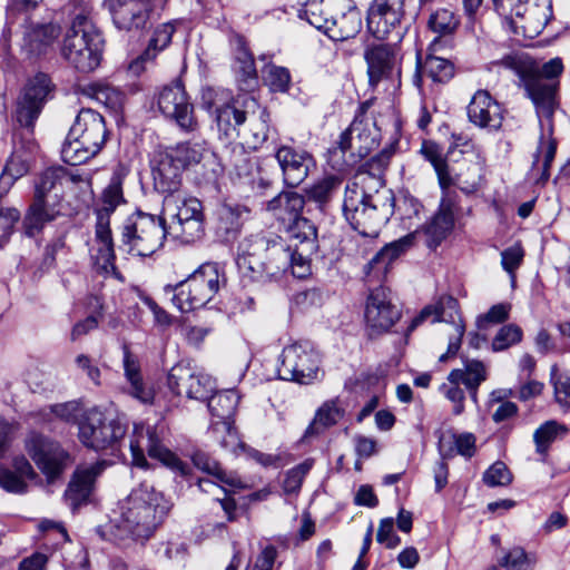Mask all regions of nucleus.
<instances>
[{
  "mask_svg": "<svg viewBox=\"0 0 570 570\" xmlns=\"http://www.w3.org/2000/svg\"><path fill=\"white\" fill-rule=\"evenodd\" d=\"M503 68L514 72L535 107L540 119L541 136L533 155L532 170L540 171L538 181L546 183L550 177L549 168L557 151V140L553 135L552 117L559 107L558 77L563 70L560 58H553L540 65L525 52L517 51L503 56L489 63V70Z\"/></svg>",
  "mask_w": 570,
  "mask_h": 570,
  "instance_id": "1",
  "label": "nucleus"
},
{
  "mask_svg": "<svg viewBox=\"0 0 570 570\" xmlns=\"http://www.w3.org/2000/svg\"><path fill=\"white\" fill-rule=\"evenodd\" d=\"M204 222L203 204L197 198L165 196L161 216L139 212L126 219L119 248L146 257L163 247L166 236L193 244L204 236Z\"/></svg>",
  "mask_w": 570,
  "mask_h": 570,
  "instance_id": "2",
  "label": "nucleus"
},
{
  "mask_svg": "<svg viewBox=\"0 0 570 570\" xmlns=\"http://www.w3.org/2000/svg\"><path fill=\"white\" fill-rule=\"evenodd\" d=\"M366 167L367 164L361 166L345 187L343 215L354 230L373 237L392 215L394 198L390 190L382 189V178Z\"/></svg>",
  "mask_w": 570,
  "mask_h": 570,
  "instance_id": "3",
  "label": "nucleus"
},
{
  "mask_svg": "<svg viewBox=\"0 0 570 570\" xmlns=\"http://www.w3.org/2000/svg\"><path fill=\"white\" fill-rule=\"evenodd\" d=\"M50 89L49 77L45 73H38L28 82L22 96L19 98L16 109V121L21 130L13 131L14 151L1 175L2 184H11L27 174L29 169L28 159L20 154V150L23 149L26 153L32 154L37 148L36 141L32 138L33 125L41 112Z\"/></svg>",
  "mask_w": 570,
  "mask_h": 570,
  "instance_id": "4",
  "label": "nucleus"
},
{
  "mask_svg": "<svg viewBox=\"0 0 570 570\" xmlns=\"http://www.w3.org/2000/svg\"><path fill=\"white\" fill-rule=\"evenodd\" d=\"M68 7L71 26L63 40L62 56L77 70L90 72L100 63L104 39L91 21L89 1L71 0Z\"/></svg>",
  "mask_w": 570,
  "mask_h": 570,
  "instance_id": "5",
  "label": "nucleus"
},
{
  "mask_svg": "<svg viewBox=\"0 0 570 570\" xmlns=\"http://www.w3.org/2000/svg\"><path fill=\"white\" fill-rule=\"evenodd\" d=\"M167 512L168 507L161 493L144 483L119 503L115 523L119 530L134 538L147 539Z\"/></svg>",
  "mask_w": 570,
  "mask_h": 570,
  "instance_id": "6",
  "label": "nucleus"
},
{
  "mask_svg": "<svg viewBox=\"0 0 570 570\" xmlns=\"http://www.w3.org/2000/svg\"><path fill=\"white\" fill-rule=\"evenodd\" d=\"M299 17L334 41L354 37L362 27L361 12L353 0H307Z\"/></svg>",
  "mask_w": 570,
  "mask_h": 570,
  "instance_id": "7",
  "label": "nucleus"
},
{
  "mask_svg": "<svg viewBox=\"0 0 570 570\" xmlns=\"http://www.w3.org/2000/svg\"><path fill=\"white\" fill-rule=\"evenodd\" d=\"M237 265L252 272L254 278L263 274L274 276L292 268V254L278 236L253 235L239 244Z\"/></svg>",
  "mask_w": 570,
  "mask_h": 570,
  "instance_id": "8",
  "label": "nucleus"
},
{
  "mask_svg": "<svg viewBox=\"0 0 570 570\" xmlns=\"http://www.w3.org/2000/svg\"><path fill=\"white\" fill-rule=\"evenodd\" d=\"M124 173L117 170L112 174L109 184L102 190L95 209L97 253L92 255L96 266L106 275L116 274L114 264L115 253L110 229V215L116 208L126 203L122 191Z\"/></svg>",
  "mask_w": 570,
  "mask_h": 570,
  "instance_id": "9",
  "label": "nucleus"
},
{
  "mask_svg": "<svg viewBox=\"0 0 570 570\" xmlns=\"http://www.w3.org/2000/svg\"><path fill=\"white\" fill-rule=\"evenodd\" d=\"M224 282L218 264L205 263L179 284L166 285L164 291L171 295L173 304L181 312L204 307L218 293Z\"/></svg>",
  "mask_w": 570,
  "mask_h": 570,
  "instance_id": "10",
  "label": "nucleus"
},
{
  "mask_svg": "<svg viewBox=\"0 0 570 570\" xmlns=\"http://www.w3.org/2000/svg\"><path fill=\"white\" fill-rule=\"evenodd\" d=\"M163 429L158 426L136 424L129 442L132 464L135 466L146 469L148 462L145 452L151 459L160 461L164 465L181 475L188 474V465L183 462L174 452L167 449L163 443Z\"/></svg>",
  "mask_w": 570,
  "mask_h": 570,
  "instance_id": "11",
  "label": "nucleus"
},
{
  "mask_svg": "<svg viewBox=\"0 0 570 570\" xmlns=\"http://www.w3.org/2000/svg\"><path fill=\"white\" fill-rule=\"evenodd\" d=\"M277 373L282 380L311 384L322 375L321 356L311 342H295L283 348Z\"/></svg>",
  "mask_w": 570,
  "mask_h": 570,
  "instance_id": "12",
  "label": "nucleus"
},
{
  "mask_svg": "<svg viewBox=\"0 0 570 570\" xmlns=\"http://www.w3.org/2000/svg\"><path fill=\"white\" fill-rule=\"evenodd\" d=\"M126 433V426L109 413L89 410L79 423V439L95 451H115Z\"/></svg>",
  "mask_w": 570,
  "mask_h": 570,
  "instance_id": "13",
  "label": "nucleus"
},
{
  "mask_svg": "<svg viewBox=\"0 0 570 570\" xmlns=\"http://www.w3.org/2000/svg\"><path fill=\"white\" fill-rule=\"evenodd\" d=\"M286 246L292 254V273L297 278H305L312 272V257L318 249L317 229L304 217L289 223L286 226Z\"/></svg>",
  "mask_w": 570,
  "mask_h": 570,
  "instance_id": "14",
  "label": "nucleus"
},
{
  "mask_svg": "<svg viewBox=\"0 0 570 570\" xmlns=\"http://www.w3.org/2000/svg\"><path fill=\"white\" fill-rule=\"evenodd\" d=\"M24 449L49 482L60 478L73 461L70 453L59 442L40 433H30L26 438Z\"/></svg>",
  "mask_w": 570,
  "mask_h": 570,
  "instance_id": "15",
  "label": "nucleus"
},
{
  "mask_svg": "<svg viewBox=\"0 0 570 570\" xmlns=\"http://www.w3.org/2000/svg\"><path fill=\"white\" fill-rule=\"evenodd\" d=\"M428 320H431L432 323L445 322L453 325V333L449 338L448 352L440 356V362H445L450 355L458 353L465 332V325L459 313L458 299L452 296H442L436 304L425 306L420 314L412 320L409 331L415 330Z\"/></svg>",
  "mask_w": 570,
  "mask_h": 570,
  "instance_id": "16",
  "label": "nucleus"
},
{
  "mask_svg": "<svg viewBox=\"0 0 570 570\" xmlns=\"http://www.w3.org/2000/svg\"><path fill=\"white\" fill-rule=\"evenodd\" d=\"M167 384L175 395L185 394L190 400L206 401L215 391L216 384L204 371L178 363L168 373Z\"/></svg>",
  "mask_w": 570,
  "mask_h": 570,
  "instance_id": "17",
  "label": "nucleus"
},
{
  "mask_svg": "<svg viewBox=\"0 0 570 570\" xmlns=\"http://www.w3.org/2000/svg\"><path fill=\"white\" fill-rule=\"evenodd\" d=\"M224 95V91H218L214 88H206L203 90L202 99L204 106L208 110H214L216 115V122L218 130L226 139L237 138L242 126L247 121L248 108L243 106V97H238L232 104L219 105L218 96Z\"/></svg>",
  "mask_w": 570,
  "mask_h": 570,
  "instance_id": "18",
  "label": "nucleus"
},
{
  "mask_svg": "<svg viewBox=\"0 0 570 570\" xmlns=\"http://www.w3.org/2000/svg\"><path fill=\"white\" fill-rule=\"evenodd\" d=\"M401 316L400 309L392 304L390 291L380 286L371 291L364 312L366 332L370 337L387 333Z\"/></svg>",
  "mask_w": 570,
  "mask_h": 570,
  "instance_id": "19",
  "label": "nucleus"
},
{
  "mask_svg": "<svg viewBox=\"0 0 570 570\" xmlns=\"http://www.w3.org/2000/svg\"><path fill=\"white\" fill-rule=\"evenodd\" d=\"M157 106L165 117L175 120L183 130H196L194 107L181 82L165 85L157 95Z\"/></svg>",
  "mask_w": 570,
  "mask_h": 570,
  "instance_id": "20",
  "label": "nucleus"
},
{
  "mask_svg": "<svg viewBox=\"0 0 570 570\" xmlns=\"http://www.w3.org/2000/svg\"><path fill=\"white\" fill-rule=\"evenodd\" d=\"M118 30L138 32L151 21L153 0H105Z\"/></svg>",
  "mask_w": 570,
  "mask_h": 570,
  "instance_id": "21",
  "label": "nucleus"
},
{
  "mask_svg": "<svg viewBox=\"0 0 570 570\" xmlns=\"http://www.w3.org/2000/svg\"><path fill=\"white\" fill-rule=\"evenodd\" d=\"M380 137V129L375 121L360 115L341 134L338 147L343 153L351 150L353 155L364 158L379 146Z\"/></svg>",
  "mask_w": 570,
  "mask_h": 570,
  "instance_id": "22",
  "label": "nucleus"
},
{
  "mask_svg": "<svg viewBox=\"0 0 570 570\" xmlns=\"http://www.w3.org/2000/svg\"><path fill=\"white\" fill-rule=\"evenodd\" d=\"M105 469L106 461L81 464L76 468L65 491V500L73 511L89 502L96 480Z\"/></svg>",
  "mask_w": 570,
  "mask_h": 570,
  "instance_id": "23",
  "label": "nucleus"
},
{
  "mask_svg": "<svg viewBox=\"0 0 570 570\" xmlns=\"http://www.w3.org/2000/svg\"><path fill=\"white\" fill-rule=\"evenodd\" d=\"M275 158L282 170L283 181L288 187L301 185L315 166L313 156L309 153L286 145L276 149Z\"/></svg>",
  "mask_w": 570,
  "mask_h": 570,
  "instance_id": "24",
  "label": "nucleus"
},
{
  "mask_svg": "<svg viewBox=\"0 0 570 570\" xmlns=\"http://www.w3.org/2000/svg\"><path fill=\"white\" fill-rule=\"evenodd\" d=\"M405 0H373L367 13L368 31L376 39H384L400 26L405 10Z\"/></svg>",
  "mask_w": 570,
  "mask_h": 570,
  "instance_id": "25",
  "label": "nucleus"
},
{
  "mask_svg": "<svg viewBox=\"0 0 570 570\" xmlns=\"http://www.w3.org/2000/svg\"><path fill=\"white\" fill-rule=\"evenodd\" d=\"M243 106L248 108V118L242 126L237 138H240L248 148L257 149L267 140L269 114L254 97L248 95H244Z\"/></svg>",
  "mask_w": 570,
  "mask_h": 570,
  "instance_id": "26",
  "label": "nucleus"
},
{
  "mask_svg": "<svg viewBox=\"0 0 570 570\" xmlns=\"http://www.w3.org/2000/svg\"><path fill=\"white\" fill-rule=\"evenodd\" d=\"M181 166L175 160L169 149L158 151L153 159L155 188L166 196L183 197L176 194L181 184Z\"/></svg>",
  "mask_w": 570,
  "mask_h": 570,
  "instance_id": "27",
  "label": "nucleus"
},
{
  "mask_svg": "<svg viewBox=\"0 0 570 570\" xmlns=\"http://www.w3.org/2000/svg\"><path fill=\"white\" fill-rule=\"evenodd\" d=\"M70 137L81 139L82 144L99 153L107 139L104 117L90 108L81 109L70 128Z\"/></svg>",
  "mask_w": 570,
  "mask_h": 570,
  "instance_id": "28",
  "label": "nucleus"
},
{
  "mask_svg": "<svg viewBox=\"0 0 570 570\" xmlns=\"http://www.w3.org/2000/svg\"><path fill=\"white\" fill-rule=\"evenodd\" d=\"M468 118L479 128L498 130L503 120L502 108L487 90H478L468 106Z\"/></svg>",
  "mask_w": 570,
  "mask_h": 570,
  "instance_id": "29",
  "label": "nucleus"
},
{
  "mask_svg": "<svg viewBox=\"0 0 570 570\" xmlns=\"http://www.w3.org/2000/svg\"><path fill=\"white\" fill-rule=\"evenodd\" d=\"M367 63L368 81L377 85L383 78L392 77L397 70V52L394 46L387 43L373 45L364 52Z\"/></svg>",
  "mask_w": 570,
  "mask_h": 570,
  "instance_id": "30",
  "label": "nucleus"
},
{
  "mask_svg": "<svg viewBox=\"0 0 570 570\" xmlns=\"http://www.w3.org/2000/svg\"><path fill=\"white\" fill-rule=\"evenodd\" d=\"M416 233H419L417 229H415L414 233L385 245L377 252L364 267L366 276H373L376 279L385 276L393 261L412 246Z\"/></svg>",
  "mask_w": 570,
  "mask_h": 570,
  "instance_id": "31",
  "label": "nucleus"
},
{
  "mask_svg": "<svg viewBox=\"0 0 570 570\" xmlns=\"http://www.w3.org/2000/svg\"><path fill=\"white\" fill-rule=\"evenodd\" d=\"M122 352L124 373L128 383L126 392L142 404H151L155 393L142 379L138 357L130 352L127 345L124 346Z\"/></svg>",
  "mask_w": 570,
  "mask_h": 570,
  "instance_id": "32",
  "label": "nucleus"
},
{
  "mask_svg": "<svg viewBox=\"0 0 570 570\" xmlns=\"http://www.w3.org/2000/svg\"><path fill=\"white\" fill-rule=\"evenodd\" d=\"M454 208V202L450 197H443L439 210L432 219L423 226L426 244L430 248L439 246L453 229Z\"/></svg>",
  "mask_w": 570,
  "mask_h": 570,
  "instance_id": "33",
  "label": "nucleus"
},
{
  "mask_svg": "<svg viewBox=\"0 0 570 570\" xmlns=\"http://www.w3.org/2000/svg\"><path fill=\"white\" fill-rule=\"evenodd\" d=\"M59 215L51 204L33 197L32 203L28 207L22 219V230L27 237H35L39 235L47 223L52 222Z\"/></svg>",
  "mask_w": 570,
  "mask_h": 570,
  "instance_id": "34",
  "label": "nucleus"
},
{
  "mask_svg": "<svg viewBox=\"0 0 570 570\" xmlns=\"http://www.w3.org/2000/svg\"><path fill=\"white\" fill-rule=\"evenodd\" d=\"M72 179L65 168L50 167L40 175L36 183L33 197L51 202L55 205L59 200L62 186Z\"/></svg>",
  "mask_w": 570,
  "mask_h": 570,
  "instance_id": "35",
  "label": "nucleus"
},
{
  "mask_svg": "<svg viewBox=\"0 0 570 570\" xmlns=\"http://www.w3.org/2000/svg\"><path fill=\"white\" fill-rule=\"evenodd\" d=\"M304 197L295 191H283L267 203V210L286 226L295 219L304 218Z\"/></svg>",
  "mask_w": 570,
  "mask_h": 570,
  "instance_id": "36",
  "label": "nucleus"
},
{
  "mask_svg": "<svg viewBox=\"0 0 570 570\" xmlns=\"http://www.w3.org/2000/svg\"><path fill=\"white\" fill-rule=\"evenodd\" d=\"M235 71L242 90L252 89L257 82L255 61L243 38H236Z\"/></svg>",
  "mask_w": 570,
  "mask_h": 570,
  "instance_id": "37",
  "label": "nucleus"
},
{
  "mask_svg": "<svg viewBox=\"0 0 570 570\" xmlns=\"http://www.w3.org/2000/svg\"><path fill=\"white\" fill-rule=\"evenodd\" d=\"M487 380V367L478 360H465L463 368L450 372L448 381L461 382L471 392L473 400L476 399L479 385Z\"/></svg>",
  "mask_w": 570,
  "mask_h": 570,
  "instance_id": "38",
  "label": "nucleus"
},
{
  "mask_svg": "<svg viewBox=\"0 0 570 570\" xmlns=\"http://www.w3.org/2000/svg\"><path fill=\"white\" fill-rule=\"evenodd\" d=\"M552 19V0H527V17L521 28L540 33Z\"/></svg>",
  "mask_w": 570,
  "mask_h": 570,
  "instance_id": "39",
  "label": "nucleus"
},
{
  "mask_svg": "<svg viewBox=\"0 0 570 570\" xmlns=\"http://www.w3.org/2000/svg\"><path fill=\"white\" fill-rule=\"evenodd\" d=\"M343 416V411L334 401L325 402L316 412L314 420L307 426L304 438L308 439L323 433L335 425Z\"/></svg>",
  "mask_w": 570,
  "mask_h": 570,
  "instance_id": "40",
  "label": "nucleus"
},
{
  "mask_svg": "<svg viewBox=\"0 0 570 570\" xmlns=\"http://www.w3.org/2000/svg\"><path fill=\"white\" fill-rule=\"evenodd\" d=\"M239 399L236 390L228 389L215 395L210 394L206 401H208V410L219 419L218 421H230L237 410Z\"/></svg>",
  "mask_w": 570,
  "mask_h": 570,
  "instance_id": "41",
  "label": "nucleus"
},
{
  "mask_svg": "<svg viewBox=\"0 0 570 570\" xmlns=\"http://www.w3.org/2000/svg\"><path fill=\"white\" fill-rule=\"evenodd\" d=\"M421 154L434 168L441 188L448 189L452 184L449 166L443 157L440 146L431 140H424L421 146Z\"/></svg>",
  "mask_w": 570,
  "mask_h": 570,
  "instance_id": "42",
  "label": "nucleus"
},
{
  "mask_svg": "<svg viewBox=\"0 0 570 570\" xmlns=\"http://www.w3.org/2000/svg\"><path fill=\"white\" fill-rule=\"evenodd\" d=\"M419 70L435 82H445L454 75L453 63L434 55H428L423 61H417Z\"/></svg>",
  "mask_w": 570,
  "mask_h": 570,
  "instance_id": "43",
  "label": "nucleus"
},
{
  "mask_svg": "<svg viewBox=\"0 0 570 570\" xmlns=\"http://www.w3.org/2000/svg\"><path fill=\"white\" fill-rule=\"evenodd\" d=\"M98 151L89 148L82 140L77 137H70V131L66 138V141L61 148L62 160L71 166H77L86 163L90 158L95 157Z\"/></svg>",
  "mask_w": 570,
  "mask_h": 570,
  "instance_id": "44",
  "label": "nucleus"
},
{
  "mask_svg": "<svg viewBox=\"0 0 570 570\" xmlns=\"http://www.w3.org/2000/svg\"><path fill=\"white\" fill-rule=\"evenodd\" d=\"M57 36L58 29L53 24H38L26 31L24 41L30 52L40 53Z\"/></svg>",
  "mask_w": 570,
  "mask_h": 570,
  "instance_id": "45",
  "label": "nucleus"
},
{
  "mask_svg": "<svg viewBox=\"0 0 570 570\" xmlns=\"http://www.w3.org/2000/svg\"><path fill=\"white\" fill-rule=\"evenodd\" d=\"M265 85L273 92H287L292 85L291 72L286 67L267 62L262 69Z\"/></svg>",
  "mask_w": 570,
  "mask_h": 570,
  "instance_id": "46",
  "label": "nucleus"
},
{
  "mask_svg": "<svg viewBox=\"0 0 570 570\" xmlns=\"http://www.w3.org/2000/svg\"><path fill=\"white\" fill-rule=\"evenodd\" d=\"M209 433L219 445L228 451H235L240 445L238 433L232 421H216L212 424Z\"/></svg>",
  "mask_w": 570,
  "mask_h": 570,
  "instance_id": "47",
  "label": "nucleus"
},
{
  "mask_svg": "<svg viewBox=\"0 0 570 570\" xmlns=\"http://www.w3.org/2000/svg\"><path fill=\"white\" fill-rule=\"evenodd\" d=\"M169 151L179 166L185 169L188 166L200 163L204 157L205 148L200 144L184 142L170 148Z\"/></svg>",
  "mask_w": 570,
  "mask_h": 570,
  "instance_id": "48",
  "label": "nucleus"
},
{
  "mask_svg": "<svg viewBox=\"0 0 570 570\" xmlns=\"http://www.w3.org/2000/svg\"><path fill=\"white\" fill-rule=\"evenodd\" d=\"M191 460L197 469L206 472L209 475H213L219 482L229 485L236 484L235 479L232 476H227V474L220 468L219 463L216 460L212 459L208 454L202 451H196L193 454Z\"/></svg>",
  "mask_w": 570,
  "mask_h": 570,
  "instance_id": "49",
  "label": "nucleus"
},
{
  "mask_svg": "<svg viewBox=\"0 0 570 570\" xmlns=\"http://www.w3.org/2000/svg\"><path fill=\"white\" fill-rule=\"evenodd\" d=\"M560 432L564 433L567 429L556 421H547L544 424L540 425L533 434L537 452L541 454L546 453Z\"/></svg>",
  "mask_w": 570,
  "mask_h": 570,
  "instance_id": "50",
  "label": "nucleus"
},
{
  "mask_svg": "<svg viewBox=\"0 0 570 570\" xmlns=\"http://www.w3.org/2000/svg\"><path fill=\"white\" fill-rule=\"evenodd\" d=\"M342 180L337 176H327L314 184L308 190L307 196L309 199L325 204L327 203L333 194L338 189Z\"/></svg>",
  "mask_w": 570,
  "mask_h": 570,
  "instance_id": "51",
  "label": "nucleus"
},
{
  "mask_svg": "<svg viewBox=\"0 0 570 570\" xmlns=\"http://www.w3.org/2000/svg\"><path fill=\"white\" fill-rule=\"evenodd\" d=\"M175 31V22H166L159 24L155 29L153 37L149 40L148 47L146 49V56H151V53L157 56L158 52L167 48L171 42V38Z\"/></svg>",
  "mask_w": 570,
  "mask_h": 570,
  "instance_id": "52",
  "label": "nucleus"
},
{
  "mask_svg": "<svg viewBox=\"0 0 570 570\" xmlns=\"http://www.w3.org/2000/svg\"><path fill=\"white\" fill-rule=\"evenodd\" d=\"M522 330L515 324H508L502 326L492 340V351L501 352L510 346L518 344L522 340Z\"/></svg>",
  "mask_w": 570,
  "mask_h": 570,
  "instance_id": "53",
  "label": "nucleus"
},
{
  "mask_svg": "<svg viewBox=\"0 0 570 570\" xmlns=\"http://www.w3.org/2000/svg\"><path fill=\"white\" fill-rule=\"evenodd\" d=\"M459 26L454 13L448 9H439L430 16L429 27L439 35L452 33Z\"/></svg>",
  "mask_w": 570,
  "mask_h": 570,
  "instance_id": "54",
  "label": "nucleus"
},
{
  "mask_svg": "<svg viewBox=\"0 0 570 570\" xmlns=\"http://www.w3.org/2000/svg\"><path fill=\"white\" fill-rule=\"evenodd\" d=\"M313 463L314 460L307 459L286 473L283 484L285 492L295 493L301 489L303 480L311 471Z\"/></svg>",
  "mask_w": 570,
  "mask_h": 570,
  "instance_id": "55",
  "label": "nucleus"
},
{
  "mask_svg": "<svg viewBox=\"0 0 570 570\" xmlns=\"http://www.w3.org/2000/svg\"><path fill=\"white\" fill-rule=\"evenodd\" d=\"M512 481V474L510 473L508 466L501 462H494L484 473H483V482L488 487H505L509 485Z\"/></svg>",
  "mask_w": 570,
  "mask_h": 570,
  "instance_id": "56",
  "label": "nucleus"
},
{
  "mask_svg": "<svg viewBox=\"0 0 570 570\" xmlns=\"http://www.w3.org/2000/svg\"><path fill=\"white\" fill-rule=\"evenodd\" d=\"M508 395H512V391L509 390L507 393L505 391H497L492 393V400L500 402L499 406L495 409V411L492 414V420L495 423H501L507 420H510L511 417L515 416L518 413V405L511 401H504L502 400L507 397Z\"/></svg>",
  "mask_w": 570,
  "mask_h": 570,
  "instance_id": "57",
  "label": "nucleus"
},
{
  "mask_svg": "<svg viewBox=\"0 0 570 570\" xmlns=\"http://www.w3.org/2000/svg\"><path fill=\"white\" fill-rule=\"evenodd\" d=\"M511 305L500 303L493 305L485 314L476 318V325L480 330H485L490 324H500L509 318Z\"/></svg>",
  "mask_w": 570,
  "mask_h": 570,
  "instance_id": "58",
  "label": "nucleus"
},
{
  "mask_svg": "<svg viewBox=\"0 0 570 570\" xmlns=\"http://www.w3.org/2000/svg\"><path fill=\"white\" fill-rule=\"evenodd\" d=\"M20 219V213L16 208H0V249L9 242L14 225Z\"/></svg>",
  "mask_w": 570,
  "mask_h": 570,
  "instance_id": "59",
  "label": "nucleus"
},
{
  "mask_svg": "<svg viewBox=\"0 0 570 570\" xmlns=\"http://www.w3.org/2000/svg\"><path fill=\"white\" fill-rule=\"evenodd\" d=\"M557 366L552 367L551 383L554 387L556 401L562 407H570V373L556 377Z\"/></svg>",
  "mask_w": 570,
  "mask_h": 570,
  "instance_id": "60",
  "label": "nucleus"
},
{
  "mask_svg": "<svg viewBox=\"0 0 570 570\" xmlns=\"http://www.w3.org/2000/svg\"><path fill=\"white\" fill-rule=\"evenodd\" d=\"M80 409L76 402H67L61 404L50 405L48 409L42 410L43 416L50 420L53 415L66 422H73L79 416Z\"/></svg>",
  "mask_w": 570,
  "mask_h": 570,
  "instance_id": "61",
  "label": "nucleus"
},
{
  "mask_svg": "<svg viewBox=\"0 0 570 570\" xmlns=\"http://www.w3.org/2000/svg\"><path fill=\"white\" fill-rule=\"evenodd\" d=\"M524 257V250L520 244H514L501 253V265L503 269L514 276Z\"/></svg>",
  "mask_w": 570,
  "mask_h": 570,
  "instance_id": "62",
  "label": "nucleus"
},
{
  "mask_svg": "<svg viewBox=\"0 0 570 570\" xmlns=\"http://www.w3.org/2000/svg\"><path fill=\"white\" fill-rule=\"evenodd\" d=\"M0 487L7 492L19 494L26 492L28 485L12 469L0 466Z\"/></svg>",
  "mask_w": 570,
  "mask_h": 570,
  "instance_id": "63",
  "label": "nucleus"
},
{
  "mask_svg": "<svg viewBox=\"0 0 570 570\" xmlns=\"http://www.w3.org/2000/svg\"><path fill=\"white\" fill-rule=\"evenodd\" d=\"M376 540L387 549L396 548L401 539L394 532V520L392 518L382 519L377 529Z\"/></svg>",
  "mask_w": 570,
  "mask_h": 570,
  "instance_id": "64",
  "label": "nucleus"
}]
</instances>
